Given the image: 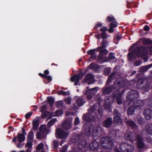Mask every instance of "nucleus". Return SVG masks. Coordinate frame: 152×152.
<instances>
[{
	"label": "nucleus",
	"instance_id": "f257e3e1",
	"mask_svg": "<svg viewBox=\"0 0 152 152\" xmlns=\"http://www.w3.org/2000/svg\"><path fill=\"white\" fill-rule=\"evenodd\" d=\"M148 54V50L147 47L141 46L136 48L132 52H129L128 54V60L132 61L137 58L136 55L139 58H144Z\"/></svg>",
	"mask_w": 152,
	"mask_h": 152
},
{
	"label": "nucleus",
	"instance_id": "f03ea898",
	"mask_svg": "<svg viewBox=\"0 0 152 152\" xmlns=\"http://www.w3.org/2000/svg\"><path fill=\"white\" fill-rule=\"evenodd\" d=\"M101 146L106 149H111L113 146L112 139L109 137H103L100 140Z\"/></svg>",
	"mask_w": 152,
	"mask_h": 152
},
{
	"label": "nucleus",
	"instance_id": "7ed1b4c3",
	"mask_svg": "<svg viewBox=\"0 0 152 152\" xmlns=\"http://www.w3.org/2000/svg\"><path fill=\"white\" fill-rule=\"evenodd\" d=\"M137 86L139 89L145 91H148L150 89V85L146 79H142L139 81Z\"/></svg>",
	"mask_w": 152,
	"mask_h": 152
},
{
	"label": "nucleus",
	"instance_id": "20e7f679",
	"mask_svg": "<svg viewBox=\"0 0 152 152\" xmlns=\"http://www.w3.org/2000/svg\"><path fill=\"white\" fill-rule=\"evenodd\" d=\"M119 148L123 152H131L134 148L133 146L127 143H123L120 145Z\"/></svg>",
	"mask_w": 152,
	"mask_h": 152
},
{
	"label": "nucleus",
	"instance_id": "39448f33",
	"mask_svg": "<svg viewBox=\"0 0 152 152\" xmlns=\"http://www.w3.org/2000/svg\"><path fill=\"white\" fill-rule=\"evenodd\" d=\"M139 97L138 92L135 90H131L127 94V99L129 101H133Z\"/></svg>",
	"mask_w": 152,
	"mask_h": 152
},
{
	"label": "nucleus",
	"instance_id": "423d86ee",
	"mask_svg": "<svg viewBox=\"0 0 152 152\" xmlns=\"http://www.w3.org/2000/svg\"><path fill=\"white\" fill-rule=\"evenodd\" d=\"M98 87L89 89L86 91V97L88 100L91 99L98 90Z\"/></svg>",
	"mask_w": 152,
	"mask_h": 152
},
{
	"label": "nucleus",
	"instance_id": "0eeeda50",
	"mask_svg": "<svg viewBox=\"0 0 152 152\" xmlns=\"http://www.w3.org/2000/svg\"><path fill=\"white\" fill-rule=\"evenodd\" d=\"M125 138L127 140L132 142L136 140L137 137L135 133L130 131L127 132L125 134Z\"/></svg>",
	"mask_w": 152,
	"mask_h": 152
},
{
	"label": "nucleus",
	"instance_id": "6e6552de",
	"mask_svg": "<svg viewBox=\"0 0 152 152\" xmlns=\"http://www.w3.org/2000/svg\"><path fill=\"white\" fill-rule=\"evenodd\" d=\"M72 120L73 118L70 117L64 121L62 124V128L65 130L70 129L72 126Z\"/></svg>",
	"mask_w": 152,
	"mask_h": 152
},
{
	"label": "nucleus",
	"instance_id": "1a4fd4ad",
	"mask_svg": "<svg viewBox=\"0 0 152 152\" xmlns=\"http://www.w3.org/2000/svg\"><path fill=\"white\" fill-rule=\"evenodd\" d=\"M56 135L60 139L66 138L68 135L67 132L64 131L61 129H58L56 132Z\"/></svg>",
	"mask_w": 152,
	"mask_h": 152
},
{
	"label": "nucleus",
	"instance_id": "9d476101",
	"mask_svg": "<svg viewBox=\"0 0 152 152\" xmlns=\"http://www.w3.org/2000/svg\"><path fill=\"white\" fill-rule=\"evenodd\" d=\"M94 126L92 125L86 124L83 126V129L85 131V133L87 135L92 134Z\"/></svg>",
	"mask_w": 152,
	"mask_h": 152
},
{
	"label": "nucleus",
	"instance_id": "9b49d317",
	"mask_svg": "<svg viewBox=\"0 0 152 152\" xmlns=\"http://www.w3.org/2000/svg\"><path fill=\"white\" fill-rule=\"evenodd\" d=\"M113 123L112 118V117L107 118L102 123V126L106 128H110Z\"/></svg>",
	"mask_w": 152,
	"mask_h": 152
},
{
	"label": "nucleus",
	"instance_id": "f8f14e48",
	"mask_svg": "<svg viewBox=\"0 0 152 152\" xmlns=\"http://www.w3.org/2000/svg\"><path fill=\"white\" fill-rule=\"evenodd\" d=\"M84 82L87 83L88 84L94 83L95 80L93 75L91 74H88L85 77Z\"/></svg>",
	"mask_w": 152,
	"mask_h": 152
},
{
	"label": "nucleus",
	"instance_id": "ddd939ff",
	"mask_svg": "<svg viewBox=\"0 0 152 152\" xmlns=\"http://www.w3.org/2000/svg\"><path fill=\"white\" fill-rule=\"evenodd\" d=\"M103 130L98 125L95 128L94 126L92 134L94 137L99 135L102 133Z\"/></svg>",
	"mask_w": 152,
	"mask_h": 152
},
{
	"label": "nucleus",
	"instance_id": "4468645a",
	"mask_svg": "<svg viewBox=\"0 0 152 152\" xmlns=\"http://www.w3.org/2000/svg\"><path fill=\"white\" fill-rule=\"evenodd\" d=\"M143 113L145 115L146 119L150 120L152 118V110L150 109H145Z\"/></svg>",
	"mask_w": 152,
	"mask_h": 152
},
{
	"label": "nucleus",
	"instance_id": "2eb2a0df",
	"mask_svg": "<svg viewBox=\"0 0 152 152\" xmlns=\"http://www.w3.org/2000/svg\"><path fill=\"white\" fill-rule=\"evenodd\" d=\"M117 77V74L115 72L112 73L109 76L105 83V86H108L112 83V81Z\"/></svg>",
	"mask_w": 152,
	"mask_h": 152
},
{
	"label": "nucleus",
	"instance_id": "dca6fc26",
	"mask_svg": "<svg viewBox=\"0 0 152 152\" xmlns=\"http://www.w3.org/2000/svg\"><path fill=\"white\" fill-rule=\"evenodd\" d=\"M112 91V89L110 86H106L102 88L101 90L102 95L110 94Z\"/></svg>",
	"mask_w": 152,
	"mask_h": 152
},
{
	"label": "nucleus",
	"instance_id": "f3484780",
	"mask_svg": "<svg viewBox=\"0 0 152 152\" xmlns=\"http://www.w3.org/2000/svg\"><path fill=\"white\" fill-rule=\"evenodd\" d=\"M83 119L86 121H90L94 119V117L91 113L88 112L84 114L83 117Z\"/></svg>",
	"mask_w": 152,
	"mask_h": 152
},
{
	"label": "nucleus",
	"instance_id": "a211bd4d",
	"mask_svg": "<svg viewBox=\"0 0 152 152\" xmlns=\"http://www.w3.org/2000/svg\"><path fill=\"white\" fill-rule=\"evenodd\" d=\"M25 138L24 134H23L18 133L17 136H15L12 140V142H15L16 143V141L17 139L20 142L24 141Z\"/></svg>",
	"mask_w": 152,
	"mask_h": 152
},
{
	"label": "nucleus",
	"instance_id": "6ab92c4d",
	"mask_svg": "<svg viewBox=\"0 0 152 152\" xmlns=\"http://www.w3.org/2000/svg\"><path fill=\"white\" fill-rule=\"evenodd\" d=\"M137 145L139 148H143L144 145L142 136L139 134L137 135Z\"/></svg>",
	"mask_w": 152,
	"mask_h": 152
},
{
	"label": "nucleus",
	"instance_id": "aec40b11",
	"mask_svg": "<svg viewBox=\"0 0 152 152\" xmlns=\"http://www.w3.org/2000/svg\"><path fill=\"white\" fill-rule=\"evenodd\" d=\"M144 105V102L143 100H138L134 102V105L136 108L140 109L141 107L143 106Z\"/></svg>",
	"mask_w": 152,
	"mask_h": 152
},
{
	"label": "nucleus",
	"instance_id": "412c9836",
	"mask_svg": "<svg viewBox=\"0 0 152 152\" xmlns=\"http://www.w3.org/2000/svg\"><path fill=\"white\" fill-rule=\"evenodd\" d=\"M113 98H115L116 100L117 104L118 105H121L122 103V100L121 97V95L120 93H118L115 94H113Z\"/></svg>",
	"mask_w": 152,
	"mask_h": 152
},
{
	"label": "nucleus",
	"instance_id": "4be33fe9",
	"mask_svg": "<svg viewBox=\"0 0 152 152\" xmlns=\"http://www.w3.org/2000/svg\"><path fill=\"white\" fill-rule=\"evenodd\" d=\"M90 149L92 151L97 150L99 148V144L97 141L94 140L90 144Z\"/></svg>",
	"mask_w": 152,
	"mask_h": 152
},
{
	"label": "nucleus",
	"instance_id": "5701e85b",
	"mask_svg": "<svg viewBox=\"0 0 152 152\" xmlns=\"http://www.w3.org/2000/svg\"><path fill=\"white\" fill-rule=\"evenodd\" d=\"M96 51H99V55L102 56L106 55L108 53V51L107 49H105V48H102L101 46H99L96 49Z\"/></svg>",
	"mask_w": 152,
	"mask_h": 152
},
{
	"label": "nucleus",
	"instance_id": "b1692460",
	"mask_svg": "<svg viewBox=\"0 0 152 152\" xmlns=\"http://www.w3.org/2000/svg\"><path fill=\"white\" fill-rule=\"evenodd\" d=\"M83 76V75L80 72L78 75H75L72 76L71 78V80L72 82H74L75 81L79 80Z\"/></svg>",
	"mask_w": 152,
	"mask_h": 152
},
{
	"label": "nucleus",
	"instance_id": "393cba45",
	"mask_svg": "<svg viewBox=\"0 0 152 152\" xmlns=\"http://www.w3.org/2000/svg\"><path fill=\"white\" fill-rule=\"evenodd\" d=\"M39 130L43 134H48L50 132V128H47L46 126L44 125H42L40 126L39 128Z\"/></svg>",
	"mask_w": 152,
	"mask_h": 152
},
{
	"label": "nucleus",
	"instance_id": "a878e982",
	"mask_svg": "<svg viewBox=\"0 0 152 152\" xmlns=\"http://www.w3.org/2000/svg\"><path fill=\"white\" fill-rule=\"evenodd\" d=\"M126 124L129 126L134 129H136L137 126L133 121L130 120L126 121Z\"/></svg>",
	"mask_w": 152,
	"mask_h": 152
},
{
	"label": "nucleus",
	"instance_id": "bb28decb",
	"mask_svg": "<svg viewBox=\"0 0 152 152\" xmlns=\"http://www.w3.org/2000/svg\"><path fill=\"white\" fill-rule=\"evenodd\" d=\"M121 84V81H118V80H115L113 84L110 86L113 91V90L117 88L120 87Z\"/></svg>",
	"mask_w": 152,
	"mask_h": 152
},
{
	"label": "nucleus",
	"instance_id": "cd10ccee",
	"mask_svg": "<svg viewBox=\"0 0 152 152\" xmlns=\"http://www.w3.org/2000/svg\"><path fill=\"white\" fill-rule=\"evenodd\" d=\"M96 49H93L90 50L87 52V53L90 55V57L93 59H95L96 57V54L95 51Z\"/></svg>",
	"mask_w": 152,
	"mask_h": 152
},
{
	"label": "nucleus",
	"instance_id": "c85d7f7f",
	"mask_svg": "<svg viewBox=\"0 0 152 152\" xmlns=\"http://www.w3.org/2000/svg\"><path fill=\"white\" fill-rule=\"evenodd\" d=\"M114 55V53H110L109 54L108 61L110 62L111 61L113 62H116L117 59L115 57Z\"/></svg>",
	"mask_w": 152,
	"mask_h": 152
},
{
	"label": "nucleus",
	"instance_id": "c756f323",
	"mask_svg": "<svg viewBox=\"0 0 152 152\" xmlns=\"http://www.w3.org/2000/svg\"><path fill=\"white\" fill-rule=\"evenodd\" d=\"M152 66V64L143 66L140 68V72H145L147 71L148 69Z\"/></svg>",
	"mask_w": 152,
	"mask_h": 152
},
{
	"label": "nucleus",
	"instance_id": "7c9ffc66",
	"mask_svg": "<svg viewBox=\"0 0 152 152\" xmlns=\"http://www.w3.org/2000/svg\"><path fill=\"white\" fill-rule=\"evenodd\" d=\"M85 99L81 98H78L76 102L77 104L79 106H82L85 103Z\"/></svg>",
	"mask_w": 152,
	"mask_h": 152
},
{
	"label": "nucleus",
	"instance_id": "2f4dec72",
	"mask_svg": "<svg viewBox=\"0 0 152 152\" xmlns=\"http://www.w3.org/2000/svg\"><path fill=\"white\" fill-rule=\"evenodd\" d=\"M145 130L148 133L151 135L152 134V125L150 124L147 125L145 127Z\"/></svg>",
	"mask_w": 152,
	"mask_h": 152
},
{
	"label": "nucleus",
	"instance_id": "473e14b6",
	"mask_svg": "<svg viewBox=\"0 0 152 152\" xmlns=\"http://www.w3.org/2000/svg\"><path fill=\"white\" fill-rule=\"evenodd\" d=\"M121 116H114L113 118V121L116 124H121L122 122Z\"/></svg>",
	"mask_w": 152,
	"mask_h": 152
},
{
	"label": "nucleus",
	"instance_id": "72a5a7b5",
	"mask_svg": "<svg viewBox=\"0 0 152 152\" xmlns=\"http://www.w3.org/2000/svg\"><path fill=\"white\" fill-rule=\"evenodd\" d=\"M105 100L106 103L107 104H111L113 102V99L111 96H109L105 97Z\"/></svg>",
	"mask_w": 152,
	"mask_h": 152
},
{
	"label": "nucleus",
	"instance_id": "f704fd0d",
	"mask_svg": "<svg viewBox=\"0 0 152 152\" xmlns=\"http://www.w3.org/2000/svg\"><path fill=\"white\" fill-rule=\"evenodd\" d=\"M32 142L28 141L26 143V145L25 146L26 147H28V148L26 150L25 152H27V151H29V152H31V147L32 146Z\"/></svg>",
	"mask_w": 152,
	"mask_h": 152
},
{
	"label": "nucleus",
	"instance_id": "c9c22d12",
	"mask_svg": "<svg viewBox=\"0 0 152 152\" xmlns=\"http://www.w3.org/2000/svg\"><path fill=\"white\" fill-rule=\"evenodd\" d=\"M34 133L32 131H30L28 134L27 137L28 141H33V140Z\"/></svg>",
	"mask_w": 152,
	"mask_h": 152
},
{
	"label": "nucleus",
	"instance_id": "e433bc0d",
	"mask_svg": "<svg viewBox=\"0 0 152 152\" xmlns=\"http://www.w3.org/2000/svg\"><path fill=\"white\" fill-rule=\"evenodd\" d=\"M80 139V136L78 134H77L73 137L71 139V141L72 142L75 143L77 142Z\"/></svg>",
	"mask_w": 152,
	"mask_h": 152
},
{
	"label": "nucleus",
	"instance_id": "4c0bfd02",
	"mask_svg": "<svg viewBox=\"0 0 152 152\" xmlns=\"http://www.w3.org/2000/svg\"><path fill=\"white\" fill-rule=\"evenodd\" d=\"M135 108L134 107H129L127 110V113L129 115H131L133 114L135 111Z\"/></svg>",
	"mask_w": 152,
	"mask_h": 152
},
{
	"label": "nucleus",
	"instance_id": "58836bf2",
	"mask_svg": "<svg viewBox=\"0 0 152 152\" xmlns=\"http://www.w3.org/2000/svg\"><path fill=\"white\" fill-rule=\"evenodd\" d=\"M33 128L35 130H37L38 129L39 125V121L38 120H36L33 122Z\"/></svg>",
	"mask_w": 152,
	"mask_h": 152
},
{
	"label": "nucleus",
	"instance_id": "ea45409f",
	"mask_svg": "<svg viewBox=\"0 0 152 152\" xmlns=\"http://www.w3.org/2000/svg\"><path fill=\"white\" fill-rule=\"evenodd\" d=\"M101 45L102 46H101L102 48H105L108 45V42L106 40L104 39L102 41Z\"/></svg>",
	"mask_w": 152,
	"mask_h": 152
},
{
	"label": "nucleus",
	"instance_id": "a19ab883",
	"mask_svg": "<svg viewBox=\"0 0 152 152\" xmlns=\"http://www.w3.org/2000/svg\"><path fill=\"white\" fill-rule=\"evenodd\" d=\"M151 40L148 39H142V43L144 45H149L151 44Z\"/></svg>",
	"mask_w": 152,
	"mask_h": 152
},
{
	"label": "nucleus",
	"instance_id": "79ce46f5",
	"mask_svg": "<svg viewBox=\"0 0 152 152\" xmlns=\"http://www.w3.org/2000/svg\"><path fill=\"white\" fill-rule=\"evenodd\" d=\"M42 132H37V138L38 139H42L44 137V135Z\"/></svg>",
	"mask_w": 152,
	"mask_h": 152
},
{
	"label": "nucleus",
	"instance_id": "37998d69",
	"mask_svg": "<svg viewBox=\"0 0 152 152\" xmlns=\"http://www.w3.org/2000/svg\"><path fill=\"white\" fill-rule=\"evenodd\" d=\"M57 121L56 118H54L50 120L48 123L47 126L49 128H50L51 126L54 124Z\"/></svg>",
	"mask_w": 152,
	"mask_h": 152
},
{
	"label": "nucleus",
	"instance_id": "c03bdc74",
	"mask_svg": "<svg viewBox=\"0 0 152 152\" xmlns=\"http://www.w3.org/2000/svg\"><path fill=\"white\" fill-rule=\"evenodd\" d=\"M113 114L115 115V116H121V112L119 111L116 109H114V111L113 112Z\"/></svg>",
	"mask_w": 152,
	"mask_h": 152
},
{
	"label": "nucleus",
	"instance_id": "a18cd8bd",
	"mask_svg": "<svg viewBox=\"0 0 152 152\" xmlns=\"http://www.w3.org/2000/svg\"><path fill=\"white\" fill-rule=\"evenodd\" d=\"M47 100L50 104V106L52 107L54 102V99L51 97H47Z\"/></svg>",
	"mask_w": 152,
	"mask_h": 152
},
{
	"label": "nucleus",
	"instance_id": "49530a36",
	"mask_svg": "<svg viewBox=\"0 0 152 152\" xmlns=\"http://www.w3.org/2000/svg\"><path fill=\"white\" fill-rule=\"evenodd\" d=\"M96 105L94 104L88 110V112L91 114L93 113L96 109Z\"/></svg>",
	"mask_w": 152,
	"mask_h": 152
},
{
	"label": "nucleus",
	"instance_id": "de8ad7c7",
	"mask_svg": "<svg viewBox=\"0 0 152 152\" xmlns=\"http://www.w3.org/2000/svg\"><path fill=\"white\" fill-rule=\"evenodd\" d=\"M56 106L58 108H61L63 105V102L62 101H58L56 103Z\"/></svg>",
	"mask_w": 152,
	"mask_h": 152
},
{
	"label": "nucleus",
	"instance_id": "09e8293b",
	"mask_svg": "<svg viewBox=\"0 0 152 152\" xmlns=\"http://www.w3.org/2000/svg\"><path fill=\"white\" fill-rule=\"evenodd\" d=\"M89 66L90 68L95 70H96L98 68V66L97 65L94 64L92 63Z\"/></svg>",
	"mask_w": 152,
	"mask_h": 152
},
{
	"label": "nucleus",
	"instance_id": "8fccbe9b",
	"mask_svg": "<svg viewBox=\"0 0 152 152\" xmlns=\"http://www.w3.org/2000/svg\"><path fill=\"white\" fill-rule=\"evenodd\" d=\"M53 147L57 149L58 148V142L56 140H54L53 141Z\"/></svg>",
	"mask_w": 152,
	"mask_h": 152
},
{
	"label": "nucleus",
	"instance_id": "3c124183",
	"mask_svg": "<svg viewBox=\"0 0 152 152\" xmlns=\"http://www.w3.org/2000/svg\"><path fill=\"white\" fill-rule=\"evenodd\" d=\"M97 61L100 63H103L104 61V58L103 56L99 55V57L97 59Z\"/></svg>",
	"mask_w": 152,
	"mask_h": 152
},
{
	"label": "nucleus",
	"instance_id": "603ef678",
	"mask_svg": "<svg viewBox=\"0 0 152 152\" xmlns=\"http://www.w3.org/2000/svg\"><path fill=\"white\" fill-rule=\"evenodd\" d=\"M43 113L41 115V117L42 118H44L47 117L50 114V112L48 111H46Z\"/></svg>",
	"mask_w": 152,
	"mask_h": 152
},
{
	"label": "nucleus",
	"instance_id": "864d4df0",
	"mask_svg": "<svg viewBox=\"0 0 152 152\" xmlns=\"http://www.w3.org/2000/svg\"><path fill=\"white\" fill-rule=\"evenodd\" d=\"M56 116H59L63 114V111L61 110H58L55 112Z\"/></svg>",
	"mask_w": 152,
	"mask_h": 152
},
{
	"label": "nucleus",
	"instance_id": "5fc2aeb1",
	"mask_svg": "<svg viewBox=\"0 0 152 152\" xmlns=\"http://www.w3.org/2000/svg\"><path fill=\"white\" fill-rule=\"evenodd\" d=\"M44 146V145L42 143H40L37 147L36 149L37 151H40L42 149Z\"/></svg>",
	"mask_w": 152,
	"mask_h": 152
},
{
	"label": "nucleus",
	"instance_id": "6e6d98bb",
	"mask_svg": "<svg viewBox=\"0 0 152 152\" xmlns=\"http://www.w3.org/2000/svg\"><path fill=\"white\" fill-rule=\"evenodd\" d=\"M106 20L108 22H113L115 20V18L113 17L110 16L107 17Z\"/></svg>",
	"mask_w": 152,
	"mask_h": 152
},
{
	"label": "nucleus",
	"instance_id": "4d7b16f0",
	"mask_svg": "<svg viewBox=\"0 0 152 152\" xmlns=\"http://www.w3.org/2000/svg\"><path fill=\"white\" fill-rule=\"evenodd\" d=\"M117 26V23L116 21H114L110 23V26L113 28L116 27Z\"/></svg>",
	"mask_w": 152,
	"mask_h": 152
},
{
	"label": "nucleus",
	"instance_id": "13d9d810",
	"mask_svg": "<svg viewBox=\"0 0 152 152\" xmlns=\"http://www.w3.org/2000/svg\"><path fill=\"white\" fill-rule=\"evenodd\" d=\"M71 99L69 97L67 98H66L64 99L65 102L67 104H70L71 103Z\"/></svg>",
	"mask_w": 152,
	"mask_h": 152
},
{
	"label": "nucleus",
	"instance_id": "bf43d9fd",
	"mask_svg": "<svg viewBox=\"0 0 152 152\" xmlns=\"http://www.w3.org/2000/svg\"><path fill=\"white\" fill-rule=\"evenodd\" d=\"M101 35L102 36L101 37L103 39H106L107 37V35L105 32H102Z\"/></svg>",
	"mask_w": 152,
	"mask_h": 152
},
{
	"label": "nucleus",
	"instance_id": "052dcab7",
	"mask_svg": "<svg viewBox=\"0 0 152 152\" xmlns=\"http://www.w3.org/2000/svg\"><path fill=\"white\" fill-rule=\"evenodd\" d=\"M79 144L80 145L84 147L86 144V142L84 141V140H81L78 142Z\"/></svg>",
	"mask_w": 152,
	"mask_h": 152
},
{
	"label": "nucleus",
	"instance_id": "680f3d73",
	"mask_svg": "<svg viewBox=\"0 0 152 152\" xmlns=\"http://www.w3.org/2000/svg\"><path fill=\"white\" fill-rule=\"evenodd\" d=\"M137 122L139 124L142 125L144 123V120L141 118H139L137 120Z\"/></svg>",
	"mask_w": 152,
	"mask_h": 152
},
{
	"label": "nucleus",
	"instance_id": "e2e57ef3",
	"mask_svg": "<svg viewBox=\"0 0 152 152\" xmlns=\"http://www.w3.org/2000/svg\"><path fill=\"white\" fill-rule=\"evenodd\" d=\"M57 93L59 95H66L67 94L66 92L62 91H58Z\"/></svg>",
	"mask_w": 152,
	"mask_h": 152
},
{
	"label": "nucleus",
	"instance_id": "0e129e2a",
	"mask_svg": "<svg viewBox=\"0 0 152 152\" xmlns=\"http://www.w3.org/2000/svg\"><path fill=\"white\" fill-rule=\"evenodd\" d=\"M142 62L140 60H137L134 63V65L135 66H139L141 65Z\"/></svg>",
	"mask_w": 152,
	"mask_h": 152
},
{
	"label": "nucleus",
	"instance_id": "69168bd1",
	"mask_svg": "<svg viewBox=\"0 0 152 152\" xmlns=\"http://www.w3.org/2000/svg\"><path fill=\"white\" fill-rule=\"evenodd\" d=\"M80 121L78 117L76 118L75 119L74 124L75 125H78L80 123Z\"/></svg>",
	"mask_w": 152,
	"mask_h": 152
},
{
	"label": "nucleus",
	"instance_id": "338daca9",
	"mask_svg": "<svg viewBox=\"0 0 152 152\" xmlns=\"http://www.w3.org/2000/svg\"><path fill=\"white\" fill-rule=\"evenodd\" d=\"M67 146H64L60 150V152H66Z\"/></svg>",
	"mask_w": 152,
	"mask_h": 152
},
{
	"label": "nucleus",
	"instance_id": "774afa93",
	"mask_svg": "<svg viewBox=\"0 0 152 152\" xmlns=\"http://www.w3.org/2000/svg\"><path fill=\"white\" fill-rule=\"evenodd\" d=\"M47 109V107L45 105H44L42 106L41 110V113H43L44 112H45V110Z\"/></svg>",
	"mask_w": 152,
	"mask_h": 152
}]
</instances>
